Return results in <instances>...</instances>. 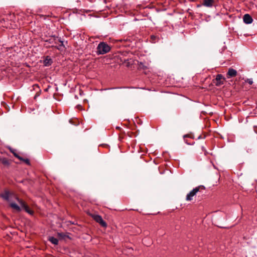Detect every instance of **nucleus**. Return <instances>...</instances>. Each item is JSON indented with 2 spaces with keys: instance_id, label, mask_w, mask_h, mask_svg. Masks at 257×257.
<instances>
[{
  "instance_id": "f257e3e1",
  "label": "nucleus",
  "mask_w": 257,
  "mask_h": 257,
  "mask_svg": "<svg viewBox=\"0 0 257 257\" xmlns=\"http://www.w3.org/2000/svg\"><path fill=\"white\" fill-rule=\"evenodd\" d=\"M1 196L9 203L11 207L15 211L20 212L22 209L21 205L19 206L17 204V202L19 203L18 200L20 199L15 194L6 191L1 194Z\"/></svg>"
},
{
  "instance_id": "f03ea898",
  "label": "nucleus",
  "mask_w": 257,
  "mask_h": 257,
  "mask_svg": "<svg viewBox=\"0 0 257 257\" xmlns=\"http://www.w3.org/2000/svg\"><path fill=\"white\" fill-rule=\"evenodd\" d=\"M110 50V46L104 42H100L97 47V54L103 55L108 53Z\"/></svg>"
},
{
  "instance_id": "7ed1b4c3",
  "label": "nucleus",
  "mask_w": 257,
  "mask_h": 257,
  "mask_svg": "<svg viewBox=\"0 0 257 257\" xmlns=\"http://www.w3.org/2000/svg\"><path fill=\"white\" fill-rule=\"evenodd\" d=\"M58 11H62L60 14L65 15L66 16H71L72 15H77L80 14V11H78L76 9H72V10H65L63 8H59ZM57 14H59V13H57Z\"/></svg>"
},
{
  "instance_id": "20e7f679",
  "label": "nucleus",
  "mask_w": 257,
  "mask_h": 257,
  "mask_svg": "<svg viewBox=\"0 0 257 257\" xmlns=\"http://www.w3.org/2000/svg\"><path fill=\"white\" fill-rule=\"evenodd\" d=\"M200 187H196L191 191L186 196V200L191 201L193 199V197L199 191Z\"/></svg>"
},
{
  "instance_id": "39448f33",
  "label": "nucleus",
  "mask_w": 257,
  "mask_h": 257,
  "mask_svg": "<svg viewBox=\"0 0 257 257\" xmlns=\"http://www.w3.org/2000/svg\"><path fill=\"white\" fill-rule=\"evenodd\" d=\"M92 217L94 220H95V221L99 223L102 226H106V222L102 219V217L100 215L97 214H93L92 215Z\"/></svg>"
},
{
  "instance_id": "423d86ee",
  "label": "nucleus",
  "mask_w": 257,
  "mask_h": 257,
  "mask_svg": "<svg viewBox=\"0 0 257 257\" xmlns=\"http://www.w3.org/2000/svg\"><path fill=\"white\" fill-rule=\"evenodd\" d=\"M19 204L21 205L22 209H24L25 210L28 212L29 214L32 215L33 214V211L31 210L29 207L25 204V203L22 200H19Z\"/></svg>"
},
{
  "instance_id": "0eeeda50",
  "label": "nucleus",
  "mask_w": 257,
  "mask_h": 257,
  "mask_svg": "<svg viewBox=\"0 0 257 257\" xmlns=\"http://www.w3.org/2000/svg\"><path fill=\"white\" fill-rule=\"evenodd\" d=\"M224 80V79L223 78V76L221 74H218L216 76V79H215V85L216 86H220L223 84V81Z\"/></svg>"
},
{
  "instance_id": "6e6552de",
  "label": "nucleus",
  "mask_w": 257,
  "mask_h": 257,
  "mask_svg": "<svg viewBox=\"0 0 257 257\" xmlns=\"http://www.w3.org/2000/svg\"><path fill=\"white\" fill-rule=\"evenodd\" d=\"M237 74V71L232 69V68H229L227 73V77L228 78H231L232 77H234Z\"/></svg>"
},
{
  "instance_id": "1a4fd4ad",
  "label": "nucleus",
  "mask_w": 257,
  "mask_h": 257,
  "mask_svg": "<svg viewBox=\"0 0 257 257\" xmlns=\"http://www.w3.org/2000/svg\"><path fill=\"white\" fill-rule=\"evenodd\" d=\"M214 0H203V5L207 7H211L214 4Z\"/></svg>"
},
{
  "instance_id": "9d476101",
  "label": "nucleus",
  "mask_w": 257,
  "mask_h": 257,
  "mask_svg": "<svg viewBox=\"0 0 257 257\" xmlns=\"http://www.w3.org/2000/svg\"><path fill=\"white\" fill-rule=\"evenodd\" d=\"M242 18L243 22L246 24H251L253 21L252 17H242Z\"/></svg>"
},
{
  "instance_id": "9b49d317",
  "label": "nucleus",
  "mask_w": 257,
  "mask_h": 257,
  "mask_svg": "<svg viewBox=\"0 0 257 257\" xmlns=\"http://www.w3.org/2000/svg\"><path fill=\"white\" fill-rule=\"evenodd\" d=\"M49 240L54 244H57L58 243V240L54 237H50Z\"/></svg>"
},
{
  "instance_id": "f8f14e48",
  "label": "nucleus",
  "mask_w": 257,
  "mask_h": 257,
  "mask_svg": "<svg viewBox=\"0 0 257 257\" xmlns=\"http://www.w3.org/2000/svg\"><path fill=\"white\" fill-rule=\"evenodd\" d=\"M2 162L3 163V164L6 165H8L9 164V161L6 158H4V159H2Z\"/></svg>"
},
{
  "instance_id": "ddd939ff",
  "label": "nucleus",
  "mask_w": 257,
  "mask_h": 257,
  "mask_svg": "<svg viewBox=\"0 0 257 257\" xmlns=\"http://www.w3.org/2000/svg\"><path fill=\"white\" fill-rule=\"evenodd\" d=\"M246 82L248 83L249 84H252L253 83V80L252 79H247L246 80Z\"/></svg>"
},
{
  "instance_id": "4468645a",
  "label": "nucleus",
  "mask_w": 257,
  "mask_h": 257,
  "mask_svg": "<svg viewBox=\"0 0 257 257\" xmlns=\"http://www.w3.org/2000/svg\"><path fill=\"white\" fill-rule=\"evenodd\" d=\"M23 161H24L26 164H27L28 165H29L30 164V161L28 159H23L22 158V160Z\"/></svg>"
},
{
  "instance_id": "2eb2a0df",
  "label": "nucleus",
  "mask_w": 257,
  "mask_h": 257,
  "mask_svg": "<svg viewBox=\"0 0 257 257\" xmlns=\"http://www.w3.org/2000/svg\"><path fill=\"white\" fill-rule=\"evenodd\" d=\"M14 156L18 158L20 160H22V158H21V157H20L18 154H17L16 153H14Z\"/></svg>"
},
{
  "instance_id": "dca6fc26",
  "label": "nucleus",
  "mask_w": 257,
  "mask_h": 257,
  "mask_svg": "<svg viewBox=\"0 0 257 257\" xmlns=\"http://www.w3.org/2000/svg\"><path fill=\"white\" fill-rule=\"evenodd\" d=\"M13 15H14V16H18V15H20V13H19L18 12H17V13H13Z\"/></svg>"
},
{
  "instance_id": "f3484780",
  "label": "nucleus",
  "mask_w": 257,
  "mask_h": 257,
  "mask_svg": "<svg viewBox=\"0 0 257 257\" xmlns=\"http://www.w3.org/2000/svg\"><path fill=\"white\" fill-rule=\"evenodd\" d=\"M58 236H60V237H62V236H62V233H58Z\"/></svg>"
},
{
  "instance_id": "a211bd4d",
  "label": "nucleus",
  "mask_w": 257,
  "mask_h": 257,
  "mask_svg": "<svg viewBox=\"0 0 257 257\" xmlns=\"http://www.w3.org/2000/svg\"><path fill=\"white\" fill-rule=\"evenodd\" d=\"M155 38H156V37H155V36H151V39H152V40H153L154 39H155Z\"/></svg>"
},
{
  "instance_id": "6ab92c4d",
  "label": "nucleus",
  "mask_w": 257,
  "mask_h": 257,
  "mask_svg": "<svg viewBox=\"0 0 257 257\" xmlns=\"http://www.w3.org/2000/svg\"><path fill=\"white\" fill-rule=\"evenodd\" d=\"M243 16L247 17V16H249V14H246L244 15V16Z\"/></svg>"
},
{
  "instance_id": "aec40b11",
  "label": "nucleus",
  "mask_w": 257,
  "mask_h": 257,
  "mask_svg": "<svg viewBox=\"0 0 257 257\" xmlns=\"http://www.w3.org/2000/svg\"><path fill=\"white\" fill-rule=\"evenodd\" d=\"M11 152H12L13 154H14V153H15V152H13V151H11Z\"/></svg>"
},
{
  "instance_id": "412c9836",
  "label": "nucleus",
  "mask_w": 257,
  "mask_h": 257,
  "mask_svg": "<svg viewBox=\"0 0 257 257\" xmlns=\"http://www.w3.org/2000/svg\"><path fill=\"white\" fill-rule=\"evenodd\" d=\"M88 16H91L90 14H88Z\"/></svg>"
},
{
  "instance_id": "4be33fe9",
  "label": "nucleus",
  "mask_w": 257,
  "mask_h": 257,
  "mask_svg": "<svg viewBox=\"0 0 257 257\" xmlns=\"http://www.w3.org/2000/svg\"><path fill=\"white\" fill-rule=\"evenodd\" d=\"M41 16L43 17V16H44V15H41Z\"/></svg>"
}]
</instances>
